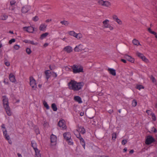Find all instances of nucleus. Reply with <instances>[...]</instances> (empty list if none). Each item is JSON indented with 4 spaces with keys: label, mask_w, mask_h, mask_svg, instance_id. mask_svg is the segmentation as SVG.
<instances>
[{
    "label": "nucleus",
    "mask_w": 157,
    "mask_h": 157,
    "mask_svg": "<svg viewBox=\"0 0 157 157\" xmlns=\"http://www.w3.org/2000/svg\"><path fill=\"white\" fill-rule=\"evenodd\" d=\"M24 30L29 33H33L34 31V28L31 26L28 27H23Z\"/></svg>",
    "instance_id": "10"
},
{
    "label": "nucleus",
    "mask_w": 157,
    "mask_h": 157,
    "mask_svg": "<svg viewBox=\"0 0 157 157\" xmlns=\"http://www.w3.org/2000/svg\"><path fill=\"white\" fill-rule=\"evenodd\" d=\"M109 21L108 19H106L103 22V24L104 26V27L105 28H107L108 26L110 25L109 24Z\"/></svg>",
    "instance_id": "22"
},
{
    "label": "nucleus",
    "mask_w": 157,
    "mask_h": 157,
    "mask_svg": "<svg viewBox=\"0 0 157 157\" xmlns=\"http://www.w3.org/2000/svg\"><path fill=\"white\" fill-rule=\"evenodd\" d=\"M35 157H41V155L40 153V151L39 150L35 151Z\"/></svg>",
    "instance_id": "27"
},
{
    "label": "nucleus",
    "mask_w": 157,
    "mask_h": 157,
    "mask_svg": "<svg viewBox=\"0 0 157 157\" xmlns=\"http://www.w3.org/2000/svg\"><path fill=\"white\" fill-rule=\"evenodd\" d=\"M127 149L126 147H125L123 150V152H126L127 151Z\"/></svg>",
    "instance_id": "63"
},
{
    "label": "nucleus",
    "mask_w": 157,
    "mask_h": 157,
    "mask_svg": "<svg viewBox=\"0 0 157 157\" xmlns=\"http://www.w3.org/2000/svg\"><path fill=\"white\" fill-rule=\"evenodd\" d=\"M150 115L151 116L152 120L153 121H155L156 120V117L155 114L153 113H151L150 114Z\"/></svg>",
    "instance_id": "39"
},
{
    "label": "nucleus",
    "mask_w": 157,
    "mask_h": 157,
    "mask_svg": "<svg viewBox=\"0 0 157 157\" xmlns=\"http://www.w3.org/2000/svg\"><path fill=\"white\" fill-rule=\"evenodd\" d=\"M84 115V112H80V115L81 116H82Z\"/></svg>",
    "instance_id": "61"
},
{
    "label": "nucleus",
    "mask_w": 157,
    "mask_h": 157,
    "mask_svg": "<svg viewBox=\"0 0 157 157\" xmlns=\"http://www.w3.org/2000/svg\"><path fill=\"white\" fill-rule=\"evenodd\" d=\"M47 25L44 24H41L39 27V29L40 31H44Z\"/></svg>",
    "instance_id": "26"
},
{
    "label": "nucleus",
    "mask_w": 157,
    "mask_h": 157,
    "mask_svg": "<svg viewBox=\"0 0 157 157\" xmlns=\"http://www.w3.org/2000/svg\"><path fill=\"white\" fill-rule=\"evenodd\" d=\"M72 71L74 74L83 72V67L80 65L74 64L71 66Z\"/></svg>",
    "instance_id": "3"
},
{
    "label": "nucleus",
    "mask_w": 157,
    "mask_h": 157,
    "mask_svg": "<svg viewBox=\"0 0 157 157\" xmlns=\"http://www.w3.org/2000/svg\"><path fill=\"white\" fill-rule=\"evenodd\" d=\"M121 61L124 63H127L126 60L124 59H121Z\"/></svg>",
    "instance_id": "58"
},
{
    "label": "nucleus",
    "mask_w": 157,
    "mask_h": 157,
    "mask_svg": "<svg viewBox=\"0 0 157 157\" xmlns=\"http://www.w3.org/2000/svg\"><path fill=\"white\" fill-rule=\"evenodd\" d=\"M155 140L152 136L149 135L147 137L145 143L147 145H149L155 142Z\"/></svg>",
    "instance_id": "6"
},
{
    "label": "nucleus",
    "mask_w": 157,
    "mask_h": 157,
    "mask_svg": "<svg viewBox=\"0 0 157 157\" xmlns=\"http://www.w3.org/2000/svg\"><path fill=\"white\" fill-rule=\"evenodd\" d=\"M48 34L49 33H45L42 34L40 36V39H43L46 37L48 35Z\"/></svg>",
    "instance_id": "34"
},
{
    "label": "nucleus",
    "mask_w": 157,
    "mask_h": 157,
    "mask_svg": "<svg viewBox=\"0 0 157 157\" xmlns=\"http://www.w3.org/2000/svg\"><path fill=\"white\" fill-rule=\"evenodd\" d=\"M136 88L139 90H140L141 89H144V87L141 85H137L136 86Z\"/></svg>",
    "instance_id": "36"
},
{
    "label": "nucleus",
    "mask_w": 157,
    "mask_h": 157,
    "mask_svg": "<svg viewBox=\"0 0 157 157\" xmlns=\"http://www.w3.org/2000/svg\"><path fill=\"white\" fill-rule=\"evenodd\" d=\"M23 42L25 43L31 44L33 45H36L38 44V43L37 42L34 43L33 40H24Z\"/></svg>",
    "instance_id": "18"
},
{
    "label": "nucleus",
    "mask_w": 157,
    "mask_h": 157,
    "mask_svg": "<svg viewBox=\"0 0 157 157\" xmlns=\"http://www.w3.org/2000/svg\"><path fill=\"white\" fill-rule=\"evenodd\" d=\"M16 40L15 39H12L9 40V43L10 44H11L12 43L14 42Z\"/></svg>",
    "instance_id": "48"
},
{
    "label": "nucleus",
    "mask_w": 157,
    "mask_h": 157,
    "mask_svg": "<svg viewBox=\"0 0 157 157\" xmlns=\"http://www.w3.org/2000/svg\"><path fill=\"white\" fill-rule=\"evenodd\" d=\"M26 51L27 53V54H28V55L30 54L32 52V51L31 49L29 48H26Z\"/></svg>",
    "instance_id": "40"
},
{
    "label": "nucleus",
    "mask_w": 157,
    "mask_h": 157,
    "mask_svg": "<svg viewBox=\"0 0 157 157\" xmlns=\"http://www.w3.org/2000/svg\"><path fill=\"white\" fill-rule=\"evenodd\" d=\"M8 140V142L9 143V144H12V142L11 140L10 139V138H9V140Z\"/></svg>",
    "instance_id": "59"
},
{
    "label": "nucleus",
    "mask_w": 157,
    "mask_h": 157,
    "mask_svg": "<svg viewBox=\"0 0 157 157\" xmlns=\"http://www.w3.org/2000/svg\"><path fill=\"white\" fill-rule=\"evenodd\" d=\"M58 124L60 127L62 128V130H64L67 129V127L66 125V122L63 119L60 120Z\"/></svg>",
    "instance_id": "7"
},
{
    "label": "nucleus",
    "mask_w": 157,
    "mask_h": 157,
    "mask_svg": "<svg viewBox=\"0 0 157 157\" xmlns=\"http://www.w3.org/2000/svg\"><path fill=\"white\" fill-rule=\"evenodd\" d=\"M31 146L35 151L39 150L37 148V144L35 141H31Z\"/></svg>",
    "instance_id": "16"
},
{
    "label": "nucleus",
    "mask_w": 157,
    "mask_h": 157,
    "mask_svg": "<svg viewBox=\"0 0 157 157\" xmlns=\"http://www.w3.org/2000/svg\"><path fill=\"white\" fill-rule=\"evenodd\" d=\"M124 57L127 60L131 62V63H133L134 62V59L132 58L131 56L127 54L125 55Z\"/></svg>",
    "instance_id": "15"
},
{
    "label": "nucleus",
    "mask_w": 157,
    "mask_h": 157,
    "mask_svg": "<svg viewBox=\"0 0 157 157\" xmlns=\"http://www.w3.org/2000/svg\"><path fill=\"white\" fill-rule=\"evenodd\" d=\"M137 105V102L135 99H134L132 101V105L133 107H135Z\"/></svg>",
    "instance_id": "37"
},
{
    "label": "nucleus",
    "mask_w": 157,
    "mask_h": 157,
    "mask_svg": "<svg viewBox=\"0 0 157 157\" xmlns=\"http://www.w3.org/2000/svg\"><path fill=\"white\" fill-rule=\"evenodd\" d=\"M115 21H116L119 24L121 25L122 24L121 21L120 19H118V18Z\"/></svg>",
    "instance_id": "49"
},
{
    "label": "nucleus",
    "mask_w": 157,
    "mask_h": 157,
    "mask_svg": "<svg viewBox=\"0 0 157 157\" xmlns=\"http://www.w3.org/2000/svg\"><path fill=\"white\" fill-rule=\"evenodd\" d=\"M107 28H109L111 30H113V28L110 25L108 26V27Z\"/></svg>",
    "instance_id": "56"
},
{
    "label": "nucleus",
    "mask_w": 157,
    "mask_h": 157,
    "mask_svg": "<svg viewBox=\"0 0 157 157\" xmlns=\"http://www.w3.org/2000/svg\"><path fill=\"white\" fill-rule=\"evenodd\" d=\"M1 127L3 132L4 137L5 139L6 140H9V138H10V136L8 134H7V131L5 125L4 124H2L1 126Z\"/></svg>",
    "instance_id": "4"
},
{
    "label": "nucleus",
    "mask_w": 157,
    "mask_h": 157,
    "mask_svg": "<svg viewBox=\"0 0 157 157\" xmlns=\"http://www.w3.org/2000/svg\"><path fill=\"white\" fill-rule=\"evenodd\" d=\"M16 3V2L14 0H11L10 2V5L12 6V8L11 9V10H14L15 9V7H13V6Z\"/></svg>",
    "instance_id": "28"
},
{
    "label": "nucleus",
    "mask_w": 157,
    "mask_h": 157,
    "mask_svg": "<svg viewBox=\"0 0 157 157\" xmlns=\"http://www.w3.org/2000/svg\"><path fill=\"white\" fill-rule=\"evenodd\" d=\"M51 21L52 20L51 19H48L45 22L48 23Z\"/></svg>",
    "instance_id": "60"
},
{
    "label": "nucleus",
    "mask_w": 157,
    "mask_h": 157,
    "mask_svg": "<svg viewBox=\"0 0 157 157\" xmlns=\"http://www.w3.org/2000/svg\"><path fill=\"white\" fill-rule=\"evenodd\" d=\"M9 79L10 82L13 83H15L16 80L15 75L12 73H10L9 75Z\"/></svg>",
    "instance_id": "13"
},
{
    "label": "nucleus",
    "mask_w": 157,
    "mask_h": 157,
    "mask_svg": "<svg viewBox=\"0 0 157 157\" xmlns=\"http://www.w3.org/2000/svg\"><path fill=\"white\" fill-rule=\"evenodd\" d=\"M151 33L154 35H155L157 34L155 32L153 31H152V32H151Z\"/></svg>",
    "instance_id": "64"
},
{
    "label": "nucleus",
    "mask_w": 157,
    "mask_h": 157,
    "mask_svg": "<svg viewBox=\"0 0 157 157\" xmlns=\"http://www.w3.org/2000/svg\"><path fill=\"white\" fill-rule=\"evenodd\" d=\"M51 74L52 76L54 77L55 78H56L57 76V75L56 73L54 72V71H52V73H51Z\"/></svg>",
    "instance_id": "44"
},
{
    "label": "nucleus",
    "mask_w": 157,
    "mask_h": 157,
    "mask_svg": "<svg viewBox=\"0 0 157 157\" xmlns=\"http://www.w3.org/2000/svg\"><path fill=\"white\" fill-rule=\"evenodd\" d=\"M127 142V141L126 139L123 140L121 141V144L123 145H124Z\"/></svg>",
    "instance_id": "45"
},
{
    "label": "nucleus",
    "mask_w": 157,
    "mask_h": 157,
    "mask_svg": "<svg viewBox=\"0 0 157 157\" xmlns=\"http://www.w3.org/2000/svg\"><path fill=\"white\" fill-rule=\"evenodd\" d=\"M35 132L36 135H38L40 134V130L38 128H36L35 129Z\"/></svg>",
    "instance_id": "46"
},
{
    "label": "nucleus",
    "mask_w": 157,
    "mask_h": 157,
    "mask_svg": "<svg viewBox=\"0 0 157 157\" xmlns=\"http://www.w3.org/2000/svg\"><path fill=\"white\" fill-rule=\"evenodd\" d=\"M153 130H152V131L155 133H157V130L156 128H154V127L152 128Z\"/></svg>",
    "instance_id": "55"
},
{
    "label": "nucleus",
    "mask_w": 157,
    "mask_h": 157,
    "mask_svg": "<svg viewBox=\"0 0 157 157\" xmlns=\"http://www.w3.org/2000/svg\"><path fill=\"white\" fill-rule=\"evenodd\" d=\"M44 106L47 109H49V107L46 102H44L43 103Z\"/></svg>",
    "instance_id": "41"
},
{
    "label": "nucleus",
    "mask_w": 157,
    "mask_h": 157,
    "mask_svg": "<svg viewBox=\"0 0 157 157\" xmlns=\"http://www.w3.org/2000/svg\"><path fill=\"white\" fill-rule=\"evenodd\" d=\"M80 45L76 46L74 48V51L76 52H80L82 49L80 48Z\"/></svg>",
    "instance_id": "29"
},
{
    "label": "nucleus",
    "mask_w": 157,
    "mask_h": 157,
    "mask_svg": "<svg viewBox=\"0 0 157 157\" xmlns=\"http://www.w3.org/2000/svg\"><path fill=\"white\" fill-rule=\"evenodd\" d=\"M50 70H46L44 72V73L45 75L46 76V78L48 80L50 77L51 75L50 74H51V72H50V73H49L48 72V71H49Z\"/></svg>",
    "instance_id": "23"
},
{
    "label": "nucleus",
    "mask_w": 157,
    "mask_h": 157,
    "mask_svg": "<svg viewBox=\"0 0 157 157\" xmlns=\"http://www.w3.org/2000/svg\"><path fill=\"white\" fill-rule=\"evenodd\" d=\"M146 112L148 115H150L151 113H152L151 111L149 110H147L146 111Z\"/></svg>",
    "instance_id": "54"
},
{
    "label": "nucleus",
    "mask_w": 157,
    "mask_h": 157,
    "mask_svg": "<svg viewBox=\"0 0 157 157\" xmlns=\"http://www.w3.org/2000/svg\"><path fill=\"white\" fill-rule=\"evenodd\" d=\"M84 84L83 82H78L75 80H71L68 83V88L69 90L76 92L81 90Z\"/></svg>",
    "instance_id": "1"
},
{
    "label": "nucleus",
    "mask_w": 157,
    "mask_h": 157,
    "mask_svg": "<svg viewBox=\"0 0 157 157\" xmlns=\"http://www.w3.org/2000/svg\"><path fill=\"white\" fill-rule=\"evenodd\" d=\"M134 152V150L133 149H132L131 150H130L129 152V153L130 154H132Z\"/></svg>",
    "instance_id": "62"
},
{
    "label": "nucleus",
    "mask_w": 157,
    "mask_h": 157,
    "mask_svg": "<svg viewBox=\"0 0 157 157\" xmlns=\"http://www.w3.org/2000/svg\"><path fill=\"white\" fill-rule=\"evenodd\" d=\"M5 64L7 66H9L10 65V63L9 62H5Z\"/></svg>",
    "instance_id": "57"
},
{
    "label": "nucleus",
    "mask_w": 157,
    "mask_h": 157,
    "mask_svg": "<svg viewBox=\"0 0 157 157\" xmlns=\"http://www.w3.org/2000/svg\"><path fill=\"white\" fill-rule=\"evenodd\" d=\"M32 20L36 22L38 21L39 20V17L38 16H36L35 17H33L32 18Z\"/></svg>",
    "instance_id": "43"
},
{
    "label": "nucleus",
    "mask_w": 157,
    "mask_h": 157,
    "mask_svg": "<svg viewBox=\"0 0 157 157\" xmlns=\"http://www.w3.org/2000/svg\"><path fill=\"white\" fill-rule=\"evenodd\" d=\"M30 84L34 90H36L37 88L36 80L33 77H30Z\"/></svg>",
    "instance_id": "5"
},
{
    "label": "nucleus",
    "mask_w": 157,
    "mask_h": 157,
    "mask_svg": "<svg viewBox=\"0 0 157 157\" xmlns=\"http://www.w3.org/2000/svg\"><path fill=\"white\" fill-rule=\"evenodd\" d=\"M52 145H56L57 143V138L56 135L52 134L50 137Z\"/></svg>",
    "instance_id": "8"
},
{
    "label": "nucleus",
    "mask_w": 157,
    "mask_h": 157,
    "mask_svg": "<svg viewBox=\"0 0 157 157\" xmlns=\"http://www.w3.org/2000/svg\"><path fill=\"white\" fill-rule=\"evenodd\" d=\"M60 23L62 25H64L66 26H67L69 24V23L68 21L65 20L61 21H60Z\"/></svg>",
    "instance_id": "35"
},
{
    "label": "nucleus",
    "mask_w": 157,
    "mask_h": 157,
    "mask_svg": "<svg viewBox=\"0 0 157 157\" xmlns=\"http://www.w3.org/2000/svg\"><path fill=\"white\" fill-rule=\"evenodd\" d=\"M66 141L67 142V144L70 145H73L74 143L71 138L70 139V140Z\"/></svg>",
    "instance_id": "38"
},
{
    "label": "nucleus",
    "mask_w": 157,
    "mask_h": 157,
    "mask_svg": "<svg viewBox=\"0 0 157 157\" xmlns=\"http://www.w3.org/2000/svg\"><path fill=\"white\" fill-rule=\"evenodd\" d=\"M79 140H80V142L82 146L85 149V142L84 140L82 137Z\"/></svg>",
    "instance_id": "25"
},
{
    "label": "nucleus",
    "mask_w": 157,
    "mask_h": 157,
    "mask_svg": "<svg viewBox=\"0 0 157 157\" xmlns=\"http://www.w3.org/2000/svg\"><path fill=\"white\" fill-rule=\"evenodd\" d=\"M109 73L111 75L113 76H115L116 75V72L115 70L113 68H109L108 69Z\"/></svg>",
    "instance_id": "19"
},
{
    "label": "nucleus",
    "mask_w": 157,
    "mask_h": 157,
    "mask_svg": "<svg viewBox=\"0 0 157 157\" xmlns=\"http://www.w3.org/2000/svg\"><path fill=\"white\" fill-rule=\"evenodd\" d=\"M117 133L116 132H113L112 134V140L115 141L117 138Z\"/></svg>",
    "instance_id": "31"
},
{
    "label": "nucleus",
    "mask_w": 157,
    "mask_h": 157,
    "mask_svg": "<svg viewBox=\"0 0 157 157\" xmlns=\"http://www.w3.org/2000/svg\"><path fill=\"white\" fill-rule=\"evenodd\" d=\"M64 139L66 141H67L71 138V133L69 132H66L63 134Z\"/></svg>",
    "instance_id": "11"
},
{
    "label": "nucleus",
    "mask_w": 157,
    "mask_h": 157,
    "mask_svg": "<svg viewBox=\"0 0 157 157\" xmlns=\"http://www.w3.org/2000/svg\"><path fill=\"white\" fill-rule=\"evenodd\" d=\"M136 55L138 57L141 59L145 62H147L148 61V59L146 58L143 54L137 52H136Z\"/></svg>",
    "instance_id": "12"
},
{
    "label": "nucleus",
    "mask_w": 157,
    "mask_h": 157,
    "mask_svg": "<svg viewBox=\"0 0 157 157\" xmlns=\"http://www.w3.org/2000/svg\"><path fill=\"white\" fill-rule=\"evenodd\" d=\"M3 82L5 84L7 85L9 84L8 80L7 79L4 78Z\"/></svg>",
    "instance_id": "50"
},
{
    "label": "nucleus",
    "mask_w": 157,
    "mask_h": 157,
    "mask_svg": "<svg viewBox=\"0 0 157 157\" xmlns=\"http://www.w3.org/2000/svg\"><path fill=\"white\" fill-rule=\"evenodd\" d=\"M14 48L16 50H17L20 48V46L17 44H15L14 46Z\"/></svg>",
    "instance_id": "47"
},
{
    "label": "nucleus",
    "mask_w": 157,
    "mask_h": 157,
    "mask_svg": "<svg viewBox=\"0 0 157 157\" xmlns=\"http://www.w3.org/2000/svg\"><path fill=\"white\" fill-rule=\"evenodd\" d=\"M98 4L101 6L108 7L111 5L110 2L108 1H104L103 0H99Z\"/></svg>",
    "instance_id": "9"
},
{
    "label": "nucleus",
    "mask_w": 157,
    "mask_h": 157,
    "mask_svg": "<svg viewBox=\"0 0 157 157\" xmlns=\"http://www.w3.org/2000/svg\"><path fill=\"white\" fill-rule=\"evenodd\" d=\"M78 36H77V38H76L77 39H80L82 37V35H81V34H80V33H78Z\"/></svg>",
    "instance_id": "52"
},
{
    "label": "nucleus",
    "mask_w": 157,
    "mask_h": 157,
    "mask_svg": "<svg viewBox=\"0 0 157 157\" xmlns=\"http://www.w3.org/2000/svg\"><path fill=\"white\" fill-rule=\"evenodd\" d=\"M8 16L5 14H4L1 16L0 17V19L2 20H6L8 18Z\"/></svg>",
    "instance_id": "32"
},
{
    "label": "nucleus",
    "mask_w": 157,
    "mask_h": 157,
    "mask_svg": "<svg viewBox=\"0 0 157 157\" xmlns=\"http://www.w3.org/2000/svg\"><path fill=\"white\" fill-rule=\"evenodd\" d=\"M113 19L115 20L116 21L117 20V19L118 18L117 17L116 15H113Z\"/></svg>",
    "instance_id": "53"
},
{
    "label": "nucleus",
    "mask_w": 157,
    "mask_h": 157,
    "mask_svg": "<svg viewBox=\"0 0 157 157\" xmlns=\"http://www.w3.org/2000/svg\"><path fill=\"white\" fill-rule=\"evenodd\" d=\"M2 98L3 106L6 113L8 116H11L12 115V112L9 106L8 99L6 95L2 96Z\"/></svg>",
    "instance_id": "2"
},
{
    "label": "nucleus",
    "mask_w": 157,
    "mask_h": 157,
    "mask_svg": "<svg viewBox=\"0 0 157 157\" xmlns=\"http://www.w3.org/2000/svg\"><path fill=\"white\" fill-rule=\"evenodd\" d=\"M68 33L71 36H73L75 38H77L78 33H75L74 31H70L68 32Z\"/></svg>",
    "instance_id": "24"
},
{
    "label": "nucleus",
    "mask_w": 157,
    "mask_h": 157,
    "mask_svg": "<svg viewBox=\"0 0 157 157\" xmlns=\"http://www.w3.org/2000/svg\"><path fill=\"white\" fill-rule=\"evenodd\" d=\"M63 50L67 53H70L72 51L73 49L71 46H68L64 47Z\"/></svg>",
    "instance_id": "17"
},
{
    "label": "nucleus",
    "mask_w": 157,
    "mask_h": 157,
    "mask_svg": "<svg viewBox=\"0 0 157 157\" xmlns=\"http://www.w3.org/2000/svg\"><path fill=\"white\" fill-rule=\"evenodd\" d=\"M132 43L134 45H140V42L139 41L136 39H134L132 40Z\"/></svg>",
    "instance_id": "33"
},
{
    "label": "nucleus",
    "mask_w": 157,
    "mask_h": 157,
    "mask_svg": "<svg viewBox=\"0 0 157 157\" xmlns=\"http://www.w3.org/2000/svg\"><path fill=\"white\" fill-rule=\"evenodd\" d=\"M78 130L80 133L83 134L86 132V130L82 126H80L78 127Z\"/></svg>",
    "instance_id": "20"
},
{
    "label": "nucleus",
    "mask_w": 157,
    "mask_h": 157,
    "mask_svg": "<svg viewBox=\"0 0 157 157\" xmlns=\"http://www.w3.org/2000/svg\"><path fill=\"white\" fill-rule=\"evenodd\" d=\"M30 7L29 6L26 5L23 7L21 9V12L23 13H26L29 10Z\"/></svg>",
    "instance_id": "14"
},
{
    "label": "nucleus",
    "mask_w": 157,
    "mask_h": 157,
    "mask_svg": "<svg viewBox=\"0 0 157 157\" xmlns=\"http://www.w3.org/2000/svg\"><path fill=\"white\" fill-rule=\"evenodd\" d=\"M51 107L53 110L54 111H56L57 110V108L56 105L55 103H53L52 104Z\"/></svg>",
    "instance_id": "30"
},
{
    "label": "nucleus",
    "mask_w": 157,
    "mask_h": 157,
    "mask_svg": "<svg viewBox=\"0 0 157 157\" xmlns=\"http://www.w3.org/2000/svg\"><path fill=\"white\" fill-rule=\"evenodd\" d=\"M74 100L79 103H81L82 102L81 97L78 96H75L74 97Z\"/></svg>",
    "instance_id": "21"
},
{
    "label": "nucleus",
    "mask_w": 157,
    "mask_h": 157,
    "mask_svg": "<svg viewBox=\"0 0 157 157\" xmlns=\"http://www.w3.org/2000/svg\"><path fill=\"white\" fill-rule=\"evenodd\" d=\"M76 137L79 139V140L82 137L81 136L80 133H79L78 134L76 135Z\"/></svg>",
    "instance_id": "51"
},
{
    "label": "nucleus",
    "mask_w": 157,
    "mask_h": 157,
    "mask_svg": "<svg viewBox=\"0 0 157 157\" xmlns=\"http://www.w3.org/2000/svg\"><path fill=\"white\" fill-rule=\"evenodd\" d=\"M49 67L51 70H53L56 68V66L54 65H50Z\"/></svg>",
    "instance_id": "42"
}]
</instances>
